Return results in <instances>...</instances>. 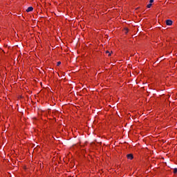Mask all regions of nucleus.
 <instances>
[{
	"label": "nucleus",
	"mask_w": 177,
	"mask_h": 177,
	"mask_svg": "<svg viewBox=\"0 0 177 177\" xmlns=\"http://www.w3.org/2000/svg\"><path fill=\"white\" fill-rule=\"evenodd\" d=\"M106 53H109V56H111V53H110V51L106 50Z\"/></svg>",
	"instance_id": "nucleus-6"
},
{
	"label": "nucleus",
	"mask_w": 177,
	"mask_h": 177,
	"mask_svg": "<svg viewBox=\"0 0 177 177\" xmlns=\"http://www.w3.org/2000/svg\"><path fill=\"white\" fill-rule=\"evenodd\" d=\"M127 157L128 160H133V155L131 154V153L127 154Z\"/></svg>",
	"instance_id": "nucleus-2"
},
{
	"label": "nucleus",
	"mask_w": 177,
	"mask_h": 177,
	"mask_svg": "<svg viewBox=\"0 0 177 177\" xmlns=\"http://www.w3.org/2000/svg\"><path fill=\"white\" fill-rule=\"evenodd\" d=\"M128 32V29H124V34H127Z\"/></svg>",
	"instance_id": "nucleus-8"
},
{
	"label": "nucleus",
	"mask_w": 177,
	"mask_h": 177,
	"mask_svg": "<svg viewBox=\"0 0 177 177\" xmlns=\"http://www.w3.org/2000/svg\"><path fill=\"white\" fill-rule=\"evenodd\" d=\"M174 22L172 21V20H171V19H167V21H166V24H167V26H172V24H173Z\"/></svg>",
	"instance_id": "nucleus-1"
},
{
	"label": "nucleus",
	"mask_w": 177,
	"mask_h": 177,
	"mask_svg": "<svg viewBox=\"0 0 177 177\" xmlns=\"http://www.w3.org/2000/svg\"><path fill=\"white\" fill-rule=\"evenodd\" d=\"M151 3H149L147 6V7L148 8H151Z\"/></svg>",
	"instance_id": "nucleus-4"
},
{
	"label": "nucleus",
	"mask_w": 177,
	"mask_h": 177,
	"mask_svg": "<svg viewBox=\"0 0 177 177\" xmlns=\"http://www.w3.org/2000/svg\"><path fill=\"white\" fill-rule=\"evenodd\" d=\"M32 10H34V8L32 7H28L27 9H26V12L28 13L30 12H32Z\"/></svg>",
	"instance_id": "nucleus-3"
},
{
	"label": "nucleus",
	"mask_w": 177,
	"mask_h": 177,
	"mask_svg": "<svg viewBox=\"0 0 177 177\" xmlns=\"http://www.w3.org/2000/svg\"><path fill=\"white\" fill-rule=\"evenodd\" d=\"M62 64V62H58L57 64V66H60Z\"/></svg>",
	"instance_id": "nucleus-7"
},
{
	"label": "nucleus",
	"mask_w": 177,
	"mask_h": 177,
	"mask_svg": "<svg viewBox=\"0 0 177 177\" xmlns=\"http://www.w3.org/2000/svg\"><path fill=\"white\" fill-rule=\"evenodd\" d=\"M153 2H154V0H150L149 1V3H153Z\"/></svg>",
	"instance_id": "nucleus-9"
},
{
	"label": "nucleus",
	"mask_w": 177,
	"mask_h": 177,
	"mask_svg": "<svg viewBox=\"0 0 177 177\" xmlns=\"http://www.w3.org/2000/svg\"><path fill=\"white\" fill-rule=\"evenodd\" d=\"M173 172L174 174H177V168H174Z\"/></svg>",
	"instance_id": "nucleus-5"
}]
</instances>
